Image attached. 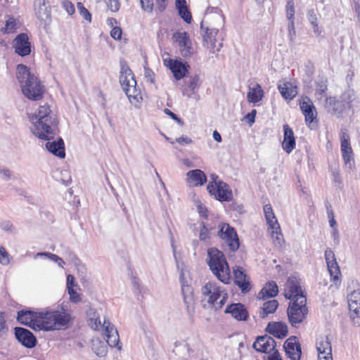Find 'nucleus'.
<instances>
[{"label": "nucleus", "mask_w": 360, "mask_h": 360, "mask_svg": "<svg viewBox=\"0 0 360 360\" xmlns=\"http://www.w3.org/2000/svg\"><path fill=\"white\" fill-rule=\"evenodd\" d=\"M28 118L32 123V133L41 139L49 141L46 143L47 150L60 158H64L65 153L63 139L58 138L57 141H49L53 138L57 126L56 115L49 105H40L35 112L28 114Z\"/></svg>", "instance_id": "1"}, {"label": "nucleus", "mask_w": 360, "mask_h": 360, "mask_svg": "<svg viewBox=\"0 0 360 360\" xmlns=\"http://www.w3.org/2000/svg\"><path fill=\"white\" fill-rule=\"evenodd\" d=\"M16 77L22 94L31 101L41 100L45 92V87L40 80L30 72L25 65H18Z\"/></svg>", "instance_id": "2"}, {"label": "nucleus", "mask_w": 360, "mask_h": 360, "mask_svg": "<svg viewBox=\"0 0 360 360\" xmlns=\"http://www.w3.org/2000/svg\"><path fill=\"white\" fill-rule=\"evenodd\" d=\"M40 318L42 330L45 331L65 329L70 326L74 319L72 311L64 307L41 311Z\"/></svg>", "instance_id": "3"}, {"label": "nucleus", "mask_w": 360, "mask_h": 360, "mask_svg": "<svg viewBox=\"0 0 360 360\" xmlns=\"http://www.w3.org/2000/svg\"><path fill=\"white\" fill-rule=\"evenodd\" d=\"M201 302L204 307H212L216 310L221 309L226 303L228 295L226 290L215 281H208L200 290Z\"/></svg>", "instance_id": "4"}, {"label": "nucleus", "mask_w": 360, "mask_h": 360, "mask_svg": "<svg viewBox=\"0 0 360 360\" xmlns=\"http://www.w3.org/2000/svg\"><path fill=\"white\" fill-rule=\"evenodd\" d=\"M207 264L212 273L222 283H229L230 269L224 253L215 248L207 250Z\"/></svg>", "instance_id": "5"}, {"label": "nucleus", "mask_w": 360, "mask_h": 360, "mask_svg": "<svg viewBox=\"0 0 360 360\" xmlns=\"http://www.w3.org/2000/svg\"><path fill=\"white\" fill-rule=\"evenodd\" d=\"M88 316V322L89 326L94 330H98L100 328H103L104 338L110 347H118L120 349L121 347L119 346V335L116 328L110 323L109 321L104 319L103 324L101 323L100 316L97 311L92 308H90L86 312Z\"/></svg>", "instance_id": "6"}, {"label": "nucleus", "mask_w": 360, "mask_h": 360, "mask_svg": "<svg viewBox=\"0 0 360 360\" xmlns=\"http://www.w3.org/2000/svg\"><path fill=\"white\" fill-rule=\"evenodd\" d=\"M356 96L353 91H345L339 98L336 97H328L326 99L325 108L327 110L335 115H340L347 110L351 109L352 102L355 100Z\"/></svg>", "instance_id": "7"}, {"label": "nucleus", "mask_w": 360, "mask_h": 360, "mask_svg": "<svg viewBox=\"0 0 360 360\" xmlns=\"http://www.w3.org/2000/svg\"><path fill=\"white\" fill-rule=\"evenodd\" d=\"M306 297H300L297 302L290 301L288 308V316L292 326L297 328L305 319L308 312Z\"/></svg>", "instance_id": "8"}, {"label": "nucleus", "mask_w": 360, "mask_h": 360, "mask_svg": "<svg viewBox=\"0 0 360 360\" xmlns=\"http://www.w3.org/2000/svg\"><path fill=\"white\" fill-rule=\"evenodd\" d=\"M200 30L203 38V46L209 49H216L217 51H219L222 47L221 41L223 37L221 33L219 32V28L212 25H205L202 21L200 25Z\"/></svg>", "instance_id": "9"}, {"label": "nucleus", "mask_w": 360, "mask_h": 360, "mask_svg": "<svg viewBox=\"0 0 360 360\" xmlns=\"http://www.w3.org/2000/svg\"><path fill=\"white\" fill-rule=\"evenodd\" d=\"M217 178L215 174L211 175L212 181L207 187L208 192L221 202L231 200L233 194L229 186L222 181H217Z\"/></svg>", "instance_id": "10"}, {"label": "nucleus", "mask_w": 360, "mask_h": 360, "mask_svg": "<svg viewBox=\"0 0 360 360\" xmlns=\"http://www.w3.org/2000/svg\"><path fill=\"white\" fill-rule=\"evenodd\" d=\"M120 83L131 103L135 100V78L131 70L122 65L121 68Z\"/></svg>", "instance_id": "11"}, {"label": "nucleus", "mask_w": 360, "mask_h": 360, "mask_svg": "<svg viewBox=\"0 0 360 360\" xmlns=\"http://www.w3.org/2000/svg\"><path fill=\"white\" fill-rule=\"evenodd\" d=\"M172 39L177 44L181 56L185 58H191L195 53L189 34L186 32H176Z\"/></svg>", "instance_id": "12"}, {"label": "nucleus", "mask_w": 360, "mask_h": 360, "mask_svg": "<svg viewBox=\"0 0 360 360\" xmlns=\"http://www.w3.org/2000/svg\"><path fill=\"white\" fill-rule=\"evenodd\" d=\"M324 256L330 276V281L338 286L341 283V272L335 253L331 248H328L325 250Z\"/></svg>", "instance_id": "13"}, {"label": "nucleus", "mask_w": 360, "mask_h": 360, "mask_svg": "<svg viewBox=\"0 0 360 360\" xmlns=\"http://www.w3.org/2000/svg\"><path fill=\"white\" fill-rule=\"evenodd\" d=\"M284 296L290 301L297 302L300 297H305L300 285V279L295 276H290L284 286Z\"/></svg>", "instance_id": "14"}, {"label": "nucleus", "mask_w": 360, "mask_h": 360, "mask_svg": "<svg viewBox=\"0 0 360 360\" xmlns=\"http://www.w3.org/2000/svg\"><path fill=\"white\" fill-rule=\"evenodd\" d=\"M41 312L37 313L31 310L22 309L18 312L17 320L23 325L27 326L34 330H42Z\"/></svg>", "instance_id": "15"}, {"label": "nucleus", "mask_w": 360, "mask_h": 360, "mask_svg": "<svg viewBox=\"0 0 360 360\" xmlns=\"http://www.w3.org/2000/svg\"><path fill=\"white\" fill-rule=\"evenodd\" d=\"M217 234L226 243L231 250L236 251L238 249L239 240L238 235L234 229L229 224H221Z\"/></svg>", "instance_id": "16"}, {"label": "nucleus", "mask_w": 360, "mask_h": 360, "mask_svg": "<svg viewBox=\"0 0 360 360\" xmlns=\"http://www.w3.org/2000/svg\"><path fill=\"white\" fill-rule=\"evenodd\" d=\"M340 149L342 159L347 167L352 168L354 164V153L350 143V136L345 130L340 133Z\"/></svg>", "instance_id": "17"}, {"label": "nucleus", "mask_w": 360, "mask_h": 360, "mask_svg": "<svg viewBox=\"0 0 360 360\" xmlns=\"http://www.w3.org/2000/svg\"><path fill=\"white\" fill-rule=\"evenodd\" d=\"M202 84V79L198 75L190 76L187 80L185 81V84L181 88L182 95L187 98H193L195 99L199 98L198 94V89Z\"/></svg>", "instance_id": "18"}, {"label": "nucleus", "mask_w": 360, "mask_h": 360, "mask_svg": "<svg viewBox=\"0 0 360 360\" xmlns=\"http://www.w3.org/2000/svg\"><path fill=\"white\" fill-rule=\"evenodd\" d=\"M300 106L307 125L311 127V124L317 117V112L313 102L309 98L304 97L300 101Z\"/></svg>", "instance_id": "19"}, {"label": "nucleus", "mask_w": 360, "mask_h": 360, "mask_svg": "<svg viewBox=\"0 0 360 360\" xmlns=\"http://www.w3.org/2000/svg\"><path fill=\"white\" fill-rule=\"evenodd\" d=\"M276 342L273 338L267 335L259 336L253 343V348L257 352L271 354L274 351H277L276 348Z\"/></svg>", "instance_id": "20"}, {"label": "nucleus", "mask_w": 360, "mask_h": 360, "mask_svg": "<svg viewBox=\"0 0 360 360\" xmlns=\"http://www.w3.org/2000/svg\"><path fill=\"white\" fill-rule=\"evenodd\" d=\"M234 275V283L240 289L241 292L246 293L251 289L249 276L246 274L243 267L236 266L233 268Z\"/></svg>", "instance_id": "21"}, {"label": "nucleus", "mask_w": 360, "mask_h": 360, "mask_svg": "<svg viewBox=\"0 0 360 360\" xmlns=\"http://www.w3.org/2000/svg\"><path fill=\"white\" fill-rule=\"evenodd\" d=\"M283 348L286 356L291 360H300L301 358V345L295 336L288 338L284 344Z\"/></svg>", "instance_id": "22"}, {"label": "nucleus", "mask_w": 360, "mask_h": 360, "mask_svg": "<svg viewBox=\"0 0 360 360\" xmlns=\"http://www.w3.org/2000/svg\"><path fill=\"white\" fill-rule=\"evenodd\" d=\"M15 336L18 341L27 348H32L37 344V339L34 335L26 328H15Z\"/></svg>", "instance_id": "23"}, {"label": "nucleus", "mask_w": 360, "mask_h": 360, "mask_svg": "<svg viewBox=\"0 0 360 360\" xmlns=\"http://www.w3.org/2000/svg\"><path fill=\"white\" fill-rule=\"evenodd\" d=\"M15 53L21 56H27L31 52V46L28 37L25 33L18 34L14 40Z\"/></svg>", "instance_id": "24"}, {"label": "nucleus", "mask_w": 360, "mask_h": 360, "mask_svg": "<svg viewBox=\"0 0 360 360\" xmlns=\"http://www.w3.org/2000/svg\"><path fill=\"white\" fill-rule=\"evenodd\" d=\"M181 292L187 314L189 316H192L195 312V300L193 288L188 285H183Z\"/></svg>", "instance_id": "25"}, {"label": "nucleus", "mask_w": 360, "mask_h": 360, "mask_svg": "<svg viewBox=\"0 0 360 360\" xmlns=\"http://www.w3.org/2000/svg\"><path fill=\"white\" fill-rule=\"evenodd\" d=\"M186 182L189 186H202L207 182V176L200 169L191 170L186 173Z\"/></svg>", "instance_id": "26"}, {"label": "nucleus", "mask_w": 360, "mask_h": 360, "mask_svg": "<svg viewBox=\"0 0 360 360\" xmlns=\"http://www.w3.org/2000/svg\"><path fill=\"white\" fill-rule=\"evenodd\" d=\"M283 141L282 142L283 149L290 154L295 148L296 142L294 132L288 124L283 125Z\"/></svg>", "instance_id": "27"}, {"label": "nucleus", "mask_w": 360, "mask_h": 360, "mask_svg": "<svg viewBox=\"0 0 360 360\" xmlns=\"http://www.w3.org/2000/svg\"><path fill=\"white\" fill-rule=\"evenodd\" d=\"M46 0H35L34 8L35 15L39 20L46 21L51 17V9Z\"/></svg>", "instance_id": "28"}, {"label": "nucleus", "mask_w": 360, "mask_h": 360, "mask_svg": "<svg viewBox=\"0 0 360 360\" xmlns=\"http://www.w3.org/2000/svg\"><path fill=\"white\" fill-rule=\"evenodd\" d=\"M266 330L279 339H283L288 335V326L282 322H270L266 328Z\"/></svg>", "instance_id": "29"}, {"label": "nucleus", "mask_w": 360, "mask_h": 360, "mask_svg": "<svg viewBox=\"0 0 360 360\" xmlns=\"http://www.w3.org/2000/svg\"><path fill=\"white\" fill-rule=\"evenodd\" d=\"M225 313L231 314L238 321H245L248 316V313L245 306L240 303L229 305L225 310Z\"/></svg>", "instance_id": "30"}, {"label": "nucleus", "mask_w": 360, "mask_h": 360, "mask_svg": "<svg viewBox=\"0 0 360 360\" xmlns=\"http://www.w3.org/2000/svg\"><path fill=\"white\" fill-rule=\"evenodd\" d=\"M169 68L174 74L176 79L179 80L182 79L188 71L190 68L187 63H183L179 60H170Z\"/></svg>", "instance_id": "31"}, {"label": "nucleus", "mask_w": 360, "mask_h": 360, "mask_svg": "<svg viewBox=\"0 0 360 360\" xmlns=\"http://www.w3.org/2000/svg\"><path fill=\"white\" fill-rule=\"evenodd\" d=\"M282 97L288 101L292 100L297 94V86L291 82H284L278 86Z\"/></svg>", "instance_id": "32"}, {"label": "nucleus", "mask_w": 360, "mask_h": 360, "mask_svg": "<svg viewBox=\"0 0 360 360\" xmlns=\"http://www.w3.org/2000/svg\"><path fill=\"white\" fill-rule=\"evenodd\" d=\"M264 96V91L262 86L257 83L250 85L247 94V99L249 103H257L262 101Z\"/></svg>", "instance_id": "33"}, {"label": "nucleus", "mask_w": 360, "mask_h": 360, "mask_svg": "<svg viewBox=\"0 0 360 360\" xmlns=\"http://www.w3.org/2000/svg\"><path fill=\"white\" fill-rule=\"evenodd\" d=\"M316 349L319 355L332 354L331 342L328 336H320L316 341Z\"/></svg>", "instance_id": "34"}, {"label": "nucleus", "mask_w": 360, "mask_h": 360, "mask_svg": "<svg viewBox=\"0 0 360 360\" xmlns=\"http://www.w3.org/2000/svg\"><path fill=\"white\" fill-rule=\"evenodd\" d=\"M278 293V288L276 282L271 281L265 284L258 294L259 299L265 300L266 298L274 297Z\"/></svg>", "instance_id": "35"}, {"label": "nucleus", "mask_w": 360, "mask_h": 360, "mask_svg": "<svg viewBox=\"0 0 360 360\" xmlns=\"http://www.w3.org/2000/svg\"><path fill=\"white\" fill-rule=\"evenodd\" d=\"M278 307V302L276 300H270L263 303L259 309V316L264 319L269 314H274Z\"/></svg>", "instance_id": "36"}, {"label": "nucleus", "mask_w": 360, "mask_h": 360, "mask_svg": "<svg viewBox=\"0 0 360 360\" xmlns=\"http://www.w3.org/2000/svg\"><path fill=\"white\" fill-rule=\"evenodd\" d=\"M263 210L265 219L269 229H279V224L276 219L271 205H265Z\"/></svg>", "instance_id": "37"}, {"label": "nucleus", "mask_w": 360, "mask_h": 360, "mask_svg": "<svg viewBox=\"0 0 360 360\" xmlns=\"http://www.w3.org/2000/svg\"><path fill=\"white\" fill-rule=\"evenodd\" d=\"M349 309L350 318L354 323L356 326H360V305L352 304L349 306Z\"/></svg>", "instance_id": "38"}, {"label": "nucleus", "mask_w": 360, "mask_h": 360, "mask_svg": "<svg viewBox=\"0 0 360 360\" xmlns=\"http://www.w3.org/2000/svg\"><path fill=\"white\" fill-rule=\"evenodd\" d=\"M327 81L321 78L316 82V94L319 99H321L327 91Z\"/></svg>", "instance_id": "39"}, {"label": "nucleus", "mask_w": 360, "mask_h": 360, "mask_svg": "<svg viewBox=\"0 0 360 360\" xmlns=\"http://www.w3.org/2000/svg\"><path fill=\"white\" fill-rule=\"evenodd\" d=\"M286 17L289 21L294 20L295 6L294 0H287L285 6Z\"/></svg>", "instance_id": "40"}, {"label": "nucleus", "mask_w": 360, "mask_h": 360, "mask_svg": "<svg viewBox=\"0 0 360 360\" xmlns=\"http://www.w3.org/2000/svg\"><path fill=\"white\" fill-rule=\"evenodd\" d=\"M210 238V229L205 226L204 223H201L200 225L199 239L201 241H207Z\"/></svg>", "instance_id": "41"}, {"label": "nucleus", "mask_w": 360, "mask_h": 360, "mask_svg": "<svg viewBox=\"0 0 360 360\" xmlns=\"http://www.w3.org/2000/svg\"><path fill=\"white\" fill-rule=\"evenodd\" d=\"M271 229V238L274 243L277 245H281L283 238L281 232V229Z\"/></svg>", "instance_id": "42"}, {"label": "nucleus", "mask_w": 360, "mask_h": 360, "mask_svg": "<svg viewBox=\"0 0 360 360\" xmlns=\"http://www.w3.org/2000/svg\"><path fill=\"white\" fill-rule=\"evenodd\" d=\"M77 7L79 11V14L87 21L89 22L91 21V15L89 11L84 6L83 4L81 2H78L77 4Z\"/></svg>", "instance_id": "43"}, {"label": "nucleus", "mask_w": 360, "mask_h": 360, "mask_svg": "<svg viewBox=\"0 0 360 360\" xmlns=\"http://www.w3.org/2000/svg\"><path fill=\"white\" fill-rule=\"evenodd\" d=\"M352 304H356V305H360V291L354 290L348 296V305L350 306Z\"/></svg>", "instance_id": "44"}, {"label": "nucleus", "mask_w": 360, "mask_h": 360, "mask_svg": "<svg viewBox=\"0 0 360 360\" xmlns=\"http://www.w3.org/2000/svg\"><path fill=\"white\" fill-rule=\"evenodd\" d=\"M10 262L11 258L9 254L3 246H0V263L2 265H8L10 264Z\"/></svg>", "instance_id": "45"}, {"label": "nucleus", "mask_w": 360, "mask_h": 360, "mask_svg": "<svg viewBox=\"0 0 360 360\" xmlns=\"http://www.w3.org/2000/svg\"><path fill=\"white\" fill-rule=\"evenodd\" d=\"M16 29V24L15 20L12 18H9L6 22L5 27L2 29L4 33L13 32Z\"/></svg>", "instance_id": "46"}, {"label": "nucleus", "mask_w": 360, "mask_h": 360, "mask_svg": "<svg viewBox=\"0 0 360 360\" xmlns=\"http://www.w3.org/2000/svg\"><path fill=\"white\" fill-rule=\"evenodd\" d=\"M178 11L180 16L184 19V20L188 23H190L192 20V17L187 8L181 7V8L178 9Z\"/></svg>", "instance_id": "47"}, {"label": "nucleus", "mask_w": 360, "mask_h": 360, "mask_svg": "<svg viewBox=\"0 0 360 360\" xmlns=\"http://www.w3.org/2000/svg\"><path fill=\"white\" fill-rule=\"evenodd\" d=\"M105 3L108 8L112 12L117 11L120 6L119 0H105Z\"/></svg>", "instance_id": "48"}, {"label": "nucleus", "mask_w": 360, "mask_h": 360, "mask_svg": "<svg viewBox=\"0 0 360 360\" xmlns=\"http://www.w3.org/2000/svg\"><path fill=\"white\" fill-rule=\"evenodd\" d=\"M62 6L69 15H72L75 13V6L71 1L68 0H63Z\"/></svg>", "instance_id": "49"}, {"label": "nucleus", "mask_w": 360, "mask_h": 360, "mask_svg": "<svg viewBox=\"0 0 360 360\" xmlns=\"http://www.w3.org/2000/svg\"><path fill=\"white\" fill-rule=\"evenodd\" d=\"M142 8L146 12H151L153 8V0H140Z\"/></svg>", "instance_id": "50"}, {"label": "nucleus", "mask_w": 360, "mask_h": 360, "mask_svg": "<svg viewBox=\"0 0 360 360\" xmlns=\"http://www.w3.org/2000/svg\"><path fill=\"white\" fill-rule=\"evenodd\" d=\"M8 331V327L6 325V319L4 313L0 314V336L5 335Z\"/></svg>", "instance_id": "51"}, {"label": "nucleus", "mask_w": 360, "mask_h": 360, "mask_svg": "<svg viewBox=\"0 0 360 360\" xmlns=\"http://www.w3.org/2000/svg\"><path fill=\"white\" fill-rule=\"evenodd\" d=\"M45 257L53 262H56V261L58 259V256L55 255V254H52L51 252H38L35 256H34V259H37V257Z\"/></svg>", "instance_id": "52"}, {"label": "nucleus", "mask_w": 360, "mask_h": 360, "mask_svg": "<svg viewBox=\"0 0 360 360\" xmlns=\"http://www.w3.org/2000/svg\"><path fill=\"white\" fill-rule=\"evenodd\" d=\"M307 18L312 26H316L318 24V19L314 10H309L307 13Z\"/></svg>", "instance_id": "53"}, {"label": "nucleus", "mask_w": 360, "mask_h": 360, "mask_svg": "<svg viewBox=\"0 0 360 360\" xmlns=\"http://www.w3.org/2000/svg\"><path fill=\"white\" fill-rule=\"evenodd\" d=\"M70 295V299L72 302L77 303L80 301V295L77 293L74 288L68 290Z\"/></svg>", "instance_id": "54"}, {"label": "nucleus", "mask_w": 360, "mask_h": 360, "mask_svg": "<svg viewBox=\"0 0 360 360\" xmlns=\"http://www.w3.org/2000/svg\"><path fill=\"white\" fill-rule=\"evenodd\" d=\"M110 36L114 39H120L121 38V36H122V30L120 27H115L112 29L111 32H110Z\"/></svg>", "instance_id": "55"}, {"label": "nucleus", "mask_w": 360, "mask_h": 360, "mask_svg": "<svg viewBox=\"0 0 360 360\" xmlns=\"http://www.w3.org/2000/svg\"><path fill=\"white\" fill-rule=\"evenodd\" d=\"M288 32H289L290 40L292 41L293 38L295 35V27L294 20L290 21V22L288 24Z\"/></svg>", "instance_id": "56"}, {"label": "nucleus", "mask_w": 360, "mask_h": 360, "mask_svg": "<svg viewBox=\"0 0 360 360\" xmlns=\"http://www.w3.org/2000/svg\"><path fill=\"white\" fill-rule=\"evenodd\" d=\"M77 284L75 283V277L71 275L68 274L67 276V288L68 290L70 289H73L75 286H76Z\"/></svg>", "instance_id": "57"}, {"label": "nucleus", "mask_w": 360, "mask_h": 360, "mask_svg": "<svg viewBox=\"0 0 360 360\" xmlns=\"http://www.w3.org/2000/svg\"><path fill=\"white\" fill-rule=\"evenodd\" d=\"M256 114L257 110L253 109L250 112L246 115L245 118L248 120V122L250 125L255 122Z\"/></svg>", "instance_id": "58"}, {"label": "nucleus", "mask_w": 360, "mask_h": 360, "mask_svg": "<svg viewBox=\"0 0 360 360\" xmlns=\"http://www.w3.org/2000/svg\"><path fill=\"white\" fill-rule=\"evenodd\" d=\"M176 142L181 145L189 144L192 142L191 139L188 136H181L176 139Z\"/></svg>", "instance_id": "59"}, {"label": "nucleus", "mask_w": 360, "mask_h": 360, "mask_svg": "<svg viewBox=\"0 0 360 360\" xmlns=\"http://www.w3.org/2000/svg\"><path fill=\"white\" fill-rule=\"evenodd\" d=\"M1 228L6 231H12L13 224L9 221H4L1 223Z\"/></svg>", "instance_id": "60"}, {"label": "nucleus", "mask_w": 360, "mask_h": 360, "mask_svg": "<svg viewBox=\"0 0 360 360\" xmlns=\"http://www.w3.org/2000/svg\"><path fill=\"white\" fill-rule=\"evenodd\" d=\"M197 208L199 214L202 217H207V209L202 205V204L198 201Z\"/></svg>", "instance_id": "61"}, {"label": "nucleus", "mask_w": 360, "mask_h": 360, "mask_svg": "<svg viewBox=\"0 0 360 360\" xmlns=\"http://www.w3.org/2000/svg\"><path fill=\"white\" fill-rule=\"evenodd\" d=\"M165 112L169 116H170L173 120H174L175 121H176L178 123L182 124H183V122L182 120L178 117V116L174 114V112H172V111H170L169 109H165Z\"/></svg>", "instance_id": "62"}, {"label": "nucleus", "mask_w": 360, "mask_h": 360, "mask_svg": "<svg viewBox=\"0 0 360 360\" xmlns=\"http://www.w3.org/2000/svg\"><path fill=\"white\" fill-rule=\"evenodd\" d=\"M267 359L268 360H283L278 351H274L271 354H269Z\"/></svg>", "instance_id": "63"}, {"label": "nucleus", "mask_w": 360, "mask_h": 360, "mask_svg": "<svg viewBox=\"0 0 360 360\" xmlns=\"http://www.w3.org/2000/svg\"><path fill=\"white\" fill-rule=\"evenodd\" d=\"M332 238H333L334 243L338 245L340 243L339 233L336 228H334L331 233Z\"/></svg>", "instance_id": "64"}]
</instances>
